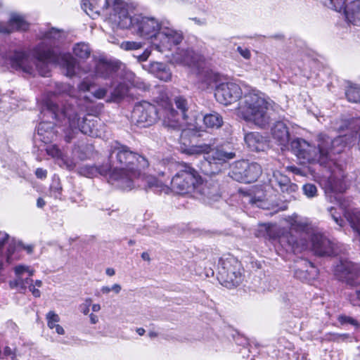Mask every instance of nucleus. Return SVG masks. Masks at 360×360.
Listing matches in <instances>:
<instances>
[{
  "label": "nucleus",
  "mask_w": 360,
  "mask_h": 360,
  "mask_svg": "<svg viewBox=\"0 0 360 360\" xmlns=\"http://www.w3.org/2000/svg\"><path fill=\"white\" fill-rule=\"evenodd\" d=\"M75 89L69 84H56L55 91L47 94L43 99L41 113L44 116L48 115L62 125L68 126L72 133L79 131L82 134L92 137L101 136L98 129L96 119H88L83 117L81 120V114L83 110L77 105L74 98Z\"/></svg>",
  "instance_id": "f257e3e1"
},
{
  "label": "nucleus",
  "mask_w": 360,
  "mask_h": 360,
  "mask_svg": "<svg viewBox=\"0 0 360 360\" xmlns=\"http://www.w3.org/2000/svg\"><path fill=\"white\" fill-rule=\"evenodd\" d=\"M279 243L286 251L300 252L311 248L318 256H332L339 254L335 245L307 219L295 221L290 231L278 236Z\"/></svg>",
  "instance_id": "f03ea898"
},
{
  "label": "nucleus",
  "mask_w": 360,
  "mask_h": 360,
  "mask_svg": "<svg viewBox=\"0 0 360 360\" xmlns=\"http://www.w3.org/2000/svg\"><path fill=\"white\" fill-rule=\"evenodd\" d=\"M34 60L23 52H15L9 58V64L16 70L32 74L36 69L39 75L48 77L49 64H58L65 70V75L72 77L77 74V60L69 53L58 54L44 44H39L33 50Z\"/></svg>",
  "instance_id": "7ed1b4c3"
},
{
  "label": "nucleus",
  "mask_w": 360,
  "mask_h": 360,
  "mask_svg": "<svg viewBox=\"0 0 360 360\" xmlns=\"http://www.w3.org/2000/svg\"><path fill=\"white\" fill-rule=\"evenodd\" d=\"M109 160L108 181L124 191L134 188L135 181L139 179L141 170L149 165L146 158L118 142L112 146Z\"/></svg>",
  "instance_id": "20e7f679"
},
{
  "label": "nucleus",
  "mask_w": 360,
  "mask_h": 360,
  "mask_svg": "<svg viewBox=\"0 0 360 360\" xmlns=\"http://www.w3.org/2000/svg\"><path fill=\"white\" fill-rule=\"evenodd\" d=\"M112 4V22L121 29H130L133 34L142 38L155 41L162 25L155 18L134 16L128 12V6L122 0H106L105 5Z\"/></svg>",
  "instance_id": "39448f33"
},
{
  "label": "nucleus",
  "mask_w": 360,
  "mask_h": 360,
  "mask_svg": "<svg viewBox=\"0 0 360 360\" xmlns=\"http://www.w3.org/2000/svg\"><path fill=\"white\" fill-rule=\"evenodd\" d=\"M271 103L259 91L244 86L243 96L239 103V113L248 122L263 128L270 122L269 110Z\"/></svg>",
  "instance_id": "423d86ee"
},
{
  "label": "nucleus",
  "mask_w": 360,
  "mask_h": 360,
  "mask_svg": "<svg viewBox=\"0 0 360 360\" xmlns=\"http://www.w3.org/2000/svg\"><path fill=\"white\" fill-rule=\"evenodd\" d=\"M156 102L159 107L163 108V124L169 129L177 131L179 137L182 139L187 130L184 129V124L186 123V112L188 110V102L186 98L182 96H175L174 102L176 107L179 110L176 112L166 95L156 98Z\"/></svg>",
  "instance_id": "0eeeda50"
},
{
  "label": "nucleus",
  "mask_w": 360,
  "mask_h": 360,
  "mask_svg": "<svg viewBox=\"0 0 360 360\" xmlns=\"http://www.w3.org/2000/svg\"><path fill=\"white\" fill-rule=\"evenodd\" d=\"M346 186L340 179L330 176L325 186L327 197L330 202H337L343 210L345 218L354 232L360 237V210L352 207L348 198H342L340 193L344 192Z\"/></svg>",
  "instance_id": "6e6552de"
},
{
  "label": "nucleus",
  "mask_w": 360,
  "mask_h": 360,
  "mask_svg": "<svg viewBox=\"0 0 360 360\" xmlns=\"http://www.w3.org/2000/svg\"><path fill=\"white\" fill-rule=\"evenodd\" d=\"M190 155L204 154L205 162L202 165V171L207 175H214L221 171V167L226 161L235 158L233 152L226 150L222 146H214L211 144L193 146L187 150Z\"/></svg>",
  "instance_id": "1a4fd4ad"
},
{
  "label": "nucleus",
  "mask_w": 360,
  "mask_h": 360,
  "mask_svg": "<svg viewBox=\"0 0 360 360\" xmlns=\"http://www.w3.org/2000/svg\"><path fill=\"white\" fill-rule=\"evenodd\" d=\"M176 173L171 180L172 189L179 194L197 191L202 179L198 172L187 163L176 164Z\"/></svg>",
  "instance_id": "9d476101"
},
{
  "label": "nucleus",
  "mask_w": 360,
  "mask_h": 360,
  "mask_svg": "<svg viewBox=\"0 0 360 360\" xmlns=\"http://www.w3.org/2000/svg\"><path fill=\"white\" fill-rule=\"evenodd\" d=\"M242 266L236 258L228 257L219 260L217 278L228 288L238 286L243 281Z\"/></svg>",
  "instance_id": "9b49d317"
},
{
  "label": "nucleus",
  "mask_w": 360,
  "mask_h": 360,
  "mask_svg": "<svg viewBox=\"0 0 360 360\" xmlns=\"http://www.w3.org/2000/svg\"><path fill=\"white\" fill-rule=\"evenodd\" d=\"M183 39L182 32L175 29L170 21L163 19L158 37L152 43L157 51L164 53L172 51V48L179 45Z\"/></svg>",
  "instance_id": "f8f14e48"
},
{
  "label": "nucleus",
  "mask_w": 360,
  "mask_h": 360,
  "mask_svg": "<svg viewBox=\"0 0 360 360\" xmlns=\"http://www.w3.org/2000/svg\"><path fill=\"white\" fill-rule=\"evenodd\" d=\"M159 117L163 118V108L158 110L155 105L146 101L136 104L131 113L132 122L139 127L151 126Z\"/></svg>",
  "instance_id": "ddd939ff"
},
{
  "label": "nucleus",
  "mask_w": 360,
  "mask_h": 360,
  "mask_svg": "<svg viewBox=\"0 0 360 360\" xmlns=\"http://www.w3.org/2000/svg\"><path fill=\"white\" fill-rule=\"evenodd\" d=\"M262 172V167L258 163L241 160L233 164L229 176L238 182L250 184L255 181Z\"/></svg>",
  "instance_id": "4468645a"
},
{
  "label": "nucleus",
  "mask_w": 360,
  "mask_h": 360,
  "mask_svg": "<svg viewBox=\"0 0 360 360\" xmlns=\"http://www.w3.org/2000/svg\"><path fill=\"white\" fill-rule=\"evenodd\" d=\"M347 0H327L326 5L336 11H341L345 8V17L348 22L354 25L360 26V0L350 2L345 6Z\"/></svg>",
  "instance_id": "2eb2a0df"
},
{
  "label": "nucleus",
  "mask_w": 360,
  "mask_h": 360,
  "mask_svg": "<svg viewBox=\"0 0 360 360\" xmlns=\"http://www.w3.org/2000/svg\"><path fill=\"white\" fill-rule=\"evenodd\" d=\"M243 95V89L234 82L221 83L216 87L214 96L217 101L225 105L234 103Z\"/></svg>",
  "instance_id": "dca6fc26"
},
{
  "label": "nucleus",
  "mask_w": 360,
  "mask_h": 360,
  "mask_svg": "<svg viewBox=\"0 0 360 360\" xmlns=\"http://www.w3.org/2000/svg\"><path fill=\"white\" fill-rule=\"evenodd\" d=\"M339 279L352 285L360 283V265L347 259H341L335 269Z\"/></svg>",
  "instance_id": "f3484780"
},
{
  "label": "nucleus",
  "mask_w": 360,
  "mask_h": 360,
  "mask_svg": "<svg viewBox=\"0 0 360 360\" xmlns=\"http://www.w3.org/2000/svg\"><path fill=\"white\" fill-rule=\"evenodd\" d=\"M299 158L308 162H315L317 160L318 151L305 140L296 138L289 144V149Z\"/></svg>",
  "instance_id": "a211bd4d"
},
{
  "label": "nucleus",
  "mask_w": 360,
  "mask_h": 360,
  "mask_svg": "<svg viewBox=\"0 0 360 360\" xmlns=\"http://www.w3.org/2000/svg\"><path fill=\"white\" fill-rule=\"evenodd\" d=\"M92 62L93 67L86 65L81 68L77 64V70H81L85 74L89 73L93 77H102L105 79L111 76L115 71V66L104 59H94Z\"/></svg>",
  "instance_id": "6ab92c4d"
},
{
  "label": "nucleus",
  "mask_w": 360,
  "mask_h": 360,
  "mask_svg": "<svg viewBox=\"0 0 360 360\" xmlns=\"http://www.w3.org/2000/svg\"><path fill=\"white\" fill-rule=\"evenodd\" d=\"M16 278L11 281L10 286L12 288H16L20 292H25L27 288H31L32 279L31 277L34 274V270L25 265H18L14 268Z\"/></svg>",
  "instance_id": "aec40b11"
},
{
  "label": "nucleus",
  "mask_w": 360,
  "mask_h": 360,
  "mask_svg": "<svg viewBox=\"0 0 360 360\" xmlns=\"http://www.w3.org/2000/svg\"><path fill=\"white\" fill-rule=\"evenodd\" d=\"M269 184L276 191L288 194L297 191L298 186L290 181V179L278 170L273 171L272 176L269 179Z\"/></svg>",
  "instance_id": "412c9836"
},
{
  "label": "nucleus",
  "mask_w": 360,
  "mask_h": 360,
  "mask_svg": "<svg viewBox=\"0 0 360 360\" xmlns=\"http://www.w3.org/2000/svg\"><path fill=\"white\" fill-rule=\"evenodd\" d=\"M271 135L282 150H289L290 132L284 122H276L271 128Z\"/></svg>",
  "instance_id": "4be33fe9"
},
{
  "label": "nucleus",
  "mask_w": 360,
  "mask_h": 360,
  "mask_svg": "<svg viewBox=\"0 0 360 360\" xmlns=\"http://www.w3.org/2000/svg\"><path fill=\"white\" fill-rule=\"evenodd\" d=\"M138 179L135 181L134 188L141 187L146 190L150 189L154 192H166L168 190L167 186L162 181L153 176L142 174V170H141V175Z\"/></svg>",
  "instance_id": "5701e85b"
},
{
  "label": "nucleus",
  "mask_w": 360,
  "mask_h": 360,
  "mask_svg": "<svg viewBox=\"0 0 360 360\" xmlns=\"http://www.w3.org/2000/svg\"><path fill=\"white\" fill-rule=\"evenodd\" d=\"M317 276V269L314 264L306 260L302 259L297 263L295 269V276L303 281H309Z\"/></svg>",
  "instance_id": "b1692460"
},
{
  "label": "nucleus",
  "mask_w": 360,
  "mask_h": 360,
  "mask_svg": "<svg viewBox=\"0 0 360 360\" xmlns=\"http://www.w3.org/2000/svg\"><path fill=\"white\" fill-rule=\"evenodd\" d=\"M106 0H104L103 5L99 6L94 4L90 0H82V8L84 11L89 15L91 18H94L96 15H98L101 12L106 15H109V19L112 22L111 14L113 13L112 4H110L109 6L105 5Z\"/></svg>",
  "instance_id": "393cba45"
},
{
  "label": "nucleus",
  "mask_w": 360,
  "mask_h": 360,
  "mask_svg": "<svg viewBox=\"0 0 360 360\" xmlns=\"http://www.w3.org/2000/svg\"><path fill=\"white\" fill-rule=\"evenodd\" d=\"M244 140L252 151H262L266 147V141L265 137L259 132H249L245 134Z\"/></svg>",
  "instance_id": "a878e982"
},
{
  "label": "nucleus",
  "mask_w": 360,
  "mask_h": 360,
  "mask_svg": "<svg viewBox=\"0 0 360 360\" xmlns=\"http://www.w3.org/2000/svg\"><path fill=\"white\" fill-rule=\"evenodd\" d=\"M63 36V33L61 30L56 28H51L49 30L40 31L39 37L42 39V41L40 44H44L47 47H50L53 51L55 44L60 41Z\"/></svg>",
  "instance_id": "bb28decb"
},
{
  "label": "nucleus",
  "mask_w": 360,
  "mask_h": 360,
  "mask_svg": "<svg viewBox=\"0 0 360 360\" xmlns=\"http://www.w3.org/2000/svg\"><path fill=\"white\" fill-rule=\"evenodd\" d=\"M176 63L186 66H191L198 60V56L191 49H179L173 56Z\"/></svg>",
  "instance_id": "cd10ccee"
},
{
  "label": "nucleus",
  "mask_w": 360,
  "mask_h": 360,
  "mask_svg": "<svg viewBox=\"0 0 360 360\" xmlns=\"http://www.w3.org/2000/svg\"><path fill=\"white\" fill-rule=\"evenodd\" d=\"M201 195L210 200H217L220 197L219 185L217 182L206 181L197 190Z\"/></svg>",
  "instance_id": "c85d7f7f"
},
{
  "label": "nucleus",
  "mask_w": 360,
  "mask_h": 360,
  "mask_svg": "<svg viewBox=\"0 0 360 360\" xmlns=\"http://www.w3.org/2000/svg\"><path fill=\"white\" fill-rule=\"evenodd\" d=\"M37 135L41 141L51 142L54 140L56 134L53 130V124L50 122H41L37 127Z\"/></svg>",
  "instance_id": "c756f323"
},
{
  "label": "nucleus",
  "mask_w": 360,
  "mask_h": 360,
  "mask_svg": "<svg viewBox=\"0 0 360 360\" xmlns=\"http://www.w3.org/2000/svg\"><path fill=\"white\" fill-rule=\"evenodd\" d=\"M110 167L108 165H101L99 167H97L94 165H83L79 167V173L81 175L86 176L88 178H93L96 176L98 174H101L102 176H109Z\"/></svg>",
  "instance_id": "7c9ffc66"
},
{
  "label": "nucleus",
  "mask_w": 360,
  "mask_h": 360,
  "mask_svg": "<svg viewBox=\"0 0 360 360\" xmlns=\"http://www.w3.org/2000/svg\"><path fill=\"white\" fill-rule=\"evenodd\" d=\"M46 153L52 158L57 160H60L69 170H72L75 167V164L73 162V161L66 159L63 152L56 145L48 146L46 148Z\"/></svg>",
  "instance_id": "2f4dec72"
},
{
  "label": "nucleus",
  "mask_w": 360,
  "mask_h": 360,
  "mask_svg": "<svg viewBox=\"0 0 360 360\" xmlns=\"http://www.w3.org/2000/svg\"><path fill=\"white\" fill-rule=\"evenodd\" d=\"M10 25L12 32L16 31H25L28 30L30 24L25 19V17L17 13H12L9 18Z\"/></svg>",
  "instance_id": "473e14b6"
},
{
  "label": "nucleus",
  "mask_w": 360,
  "mask_h": 360,
  "mask_svg": "<svg viewBox=\"0 0 360 360\" xmlns=\"http://www.w3.org/2000/svg\"><path fill=\"white\" fill-rule=\"evenodd\" d=\"M345 95L349 102L360 103V85L349 83Z\"/></svg>",
  "instance_id": "72a5a7b5"
},
{
  "label": "nucleus",
  "mask_w": 360,
  "mask_h": 360,
  "mask_svg": "<svg viewBox=\"0 0 360 360\" xmlns=\"http://www.w3.org/2000/svg\"><path fill=\"white\" fill-rule=\"evenodd\" d=\"M203 122L207 127L219 128L222 125L223 120L219 114L212 112L205 115L203 117Z\"/></svg>",
  "instance_id": "f704fd0d"
},
{
  "label": "nucleus",
  "mask_w": 360,
  "mask_h": 360,
  "mask_svg": "<svg viewBox=\"0 0 360 360\" xmlns=\"http://www.w3.org/2000/svg\"><path fill=\"white\" fill-rule=\"evenodd\" d=\"M73 53L80 59H86L90 56L91 49L87 44L79 42L74 46Z\"/></svg>",
  "instance_id": "c9c22d12"
},
{
  "label": "nucleus",
  "mask_w": 360,
  "mask_h": 360,
  "mask_svg": "<svg viewBox=\"0 0 360 360\" xmlns=\"http://www.w3.org/2000/svg\"><path fill=\"white\" fill-rule=\"evenodd\" d=\"M165 65L162 63L152 62L148 65H143V68L146 69L150 73L155 75V77L160 72L162 68H165Z\"/></svg>",
  "instance_id": "e433bc0d"
},
{
  "label": "nucleus",
  "mask_w": 360,
  "mask_h": 360,
  "mask_svg": "<svg viewBox=\"0 0 360 360\" xmlns=\"http://www.w3.org/2000/svg\"><path fill=\"white\" fill-rule=\"evenodd\" d=\"M143 43L138 41H124L120 44V48L125 51H134L141 49Z\"/></svg>",
  "instance_id": "4c0bfd02"
},
{
  "label": "nucleus",
  "mask_w": 360,
  "mask_h": 360,
  "mask_svg": "<svg viewBox=\"0 0 360 360\" xmlns=\"http://www.w3.org/2000/svg\"><path fill=\"white\" fill-rule=\"evenodd\" d=\"M129 86L124 83H120L114 89L112 96L115 98H121L126 95L128 91Z\"/></svg>",
  "instance_id": "58836bf2"
},
{
  "label": "nucleus",
  "mask_w": 360,
  "mask_h": 360,
  "mask_svg": "<svg viewBox=\"0 0 360 360\" xmlns=\"http://www.w3.org/2000/svg\"><path fill=\"white\" fill-rule=\"evenodd\" d=\"M304 194L309 198L315 197L317 195V188L313 184H306L302 187Z\"/></svg>",
  "instance_id": "ea45409f"
},
{
  "label": "nucleus",
  "mask_w": 360,
  "mask_h": 360,
  "mask_svg": "<svg viewBox=\"0 0 360 360\" xmlns=\"http://www.w3.org/2000/svg\"><path fill=\"white\" fill-rule=\"evenodd\" d=\"M46 319L48 326L51 329L54 328V326H57L58 323L60 321L59 316L53 311H50L46 314Z\"/></svg>",
  "instance_id": "a19ab883"
},
{
  "label": "nucleus",
  "mask_w": 360,
  "mask_h": 360,
  "mask_svg": "<svg viewBox=\"0 0 360 360\" xmlns=\"http://www.w3.org/2000/svg\"><path fill=\"white\" fill-rule=\"evenodd\" d=\"M328 212L330 214L332 219L334 220V221L340 227H342L345 223L344 219L341 217V215L339 212H337V210L333 207H330L328 208Z\"/></svg>",
  "instance_id": "79ce46f5"
},
{
  "label": "nucleus",
  "mask_w": 360,
  "mask_h": 360,
  "mask_svg": "<svg viewBox=\"0 0 360 360\" xmlns=\"http://www.w3.org/2000/svg\"><path fill=\"white\" fill-rule=\"evenodd\" d=\"M121 290L122 286L118 283H115L111 287L104 285L101 288V292L103 295H108L110 292H113L115 294L117 295Z\"/></svg>",
  "instance_id": "37998d69"
},
{
  "label": "nucleus",
  "mask_w": 360,
  "mask_h": 360,
  "mask_svg": "<svg viewBox=\"0 0 360 360\" xmlns=\"http://www.w3.org/2000/svg\"><path fill=\"white\" fill-rule=\"evenodd\" d=\"M217 75L212 72H206L202 79V82L206 84L207 87H212V84L217 82Z\"/></svg>",
  "instance_id": "c03bdc74"
},
{
  "label": "nucleus",
  "mask_w": 360,
  "mask_h": 360,
  "mask_svg": "<svg viewBox=\"0 0 360 360\" xmlns=\"http://www.w3.org/2000/svg\"><path fill=\"white\" fill-rule=\"evenodd\" d=\"M9 236L3 231H0V270L3 267V250L2 248L5 244V243L8 240Z\"/></svg>",
  "instance_id": "a18cd8bd"
},
{
  "label": "nucleus",
  "mask_w": 360,
  "mask_h": 360,
  "mask_svg": "<svg viewBox=\"0 0 360 360\" xmlns=\"http://www.w3.org/2000/svg\"><path fill=\"white\" fill-rule=\"evenodd\" d=\"M156 77L164 82H169L172 79V72L165 65V68H162V70Z\"/></svg>",
  "instance_id": "49530a36"
},
{
  "label": "nucleus",
  "mask_w": 360,
  "mask_h": 360,
  "mask_svg": "<svg viewBox=\"0 0 360 360\" xmlns=\"http://www.w3.org/2000/svg\"><path fill=\"white\" fill-rule=\"evenodd\" d=\"M93 85L94 82L88 77H86L78 85V89L80 91L86 92L89 91Z\"/></svg>",
  "instance_id": "de8ad7c7"
},
{
  "label": "nucleus",
  "mask_w": 360,
  "mask_h": 360,
  "mask_svg": "<svg viewBox=\"0 0 360 360\" xmlns=\"http://www.w3.org/2000/svg\"><path fill=\"white\" fill-rule=\"evenodd\" d=\"M348 298L351 304L354 306H359L360 305V289L356 290L349 295H348Z\"/></svg>",
  "instance_id": "09e8293b"
},
{
  "label": "nucleus",
  "mask_w": 360,
  "mask_h": 360,
  "mask_svg": "<svg viewBox=\"0 0 360 360\" xmlns=\"http://www.w3.org/2000/svg\"><path fill=\"white\" fill-rule=\"evenodd\" d=\"M92 300L91 298H86L84 300V302L81 304L79 305V310L80 311L84 314V315L89 314V307L91 305Z\"/></svg>",
  "instance_id": "8fccbe9b"
},
{
  "label": "nucleus",
  "mask_w": 360,
  "mask_h": 360,
  "mask_svg": "<svg viewBox=\"0 0 360 360\" xmlns=\"http://www.w3.org/2000/svg\"><path fill=\"white\" fill-rule=\"evenodd\" d=\"M12 29L10 25L9 20L7 22H0V33L4 34H9L12 33Z\"/></svg>",
  "instance_id": "3c124183"
},
{
  "label": "nucleus",
  "mask_w": 360,
  "mask_h": 360,
  "mask_svg": "<svg viewBox=\"0 0 360 360\" xmlns=\"http://www.w3.org/2000/svg\"><path fill=\"white\" fill-rule=\"evenodd\" d=\"M237 51L245 60H250L252 57V53L249 49L242 46L237 47Z\"/></svg>",
  "instance_id": "603ef678"
},
{
  "label": "nucleus",
  "mask_w": 360,
  "mask_h": 360,
  "mask_svg": "<svg viewBox=\"0 0 360 360\" xmlns=\"http://www.w3.org/2000/svg\"><path fill=\"white\" fill-rule=\"evenodd\" d=\"M339 321L342 323H349L352 325L357 326V321L355 319H354L353 318L349 317V316H341L339 317Z\"/></svg>",
  "instance_id": "864d4df0"
},
{
  "label": "nucleus",
  "mask_w": 360,
  "mask_h": 360,
  "mask_svg": "<svg viewBox=\"0 0 360 360\" xmlns=\"http://www.w3.org/2000/svg\"><path fill=\"white\" fill-rule=\"evenodd\" d=\"M106 94L107 90L104 88H101L95 91L93 94L95 98L98 99H102L106 96Z\"/></svg>",
  "instance_id": "5fc2aeb1"
},
{
  "label": "nucleus",
  "mask_w": 360,
  "mask_h": 360,
  "mask_svg": "<svg viewBox=\"0 0 360 360\" xmlns=\"http://www.w3.org/2000/svg\"><path fill=\"white\" fill-rule=\"evenodd\" d=\"M150 55V51L146 49L142 54L137 56L136 58L139 62L146 61Z\"/></svg>",
  "instance_id": "6e6d98bb"
},
{
  "label": "nucleus",
  "mask_w": 360,
  "mask_h": 360,
  "mask_svg": "<svg viewBox=\"0 0 360 360\" xmlns=\"http://www.w3.org/2000/svg\"><path fill=\"white\" fill-rule=\"evenodd\" d=\"M35 174L39 179H44L46 176L47 172L42 168H37Z\"/></svg>",
  "instance_id": "4d7b16f0"
},
{
  "label": "nucleus",
  "mask_w": 360,
  "mask_h": 360,
  "mask_svg": "<svg viewBox=\"0 0 360 360\" xmlns=\"http://www.w3.org/2000/svg\"><path fill=\"white\" fill-rule=\"evenodd\" d=\"M7 328H9L12 332L17 333L18 332V326L12 321H8L6 323Z\"/></svg>",
  "instance_id": "13d9d810"
},
{
  "label": "nucleus",
  "mask_w": 360,
  "mask_h": 360,
  "mask_svg": "<svg viewBox=\"0 0 360 360\" xmlns=\"http://www.w3.org/2000/svg\"><path fill=\"white\" fill-rule=\"evenodd\" d=\"M128 76L129 78V82L131 85L136 86L137 84V81L135 75L133 73L130 72L128 74Z\"/></svg>",
  "instance_id": "bf43d9fd"
},
{
  "label": "nucleus",
  "mask_w": 360,
  "mask_h": 360,
  "mask_svg": "<svg viewBox=\"0 0 360 360\" xmlns=\"http://www.w3.org/2000/svg\"><path fill=\"white\" fill-rule=\"evenodd\" d=\"M32 292V295L35 297H39L41 295L40 291L38 289H36L33 285H31V288H28Z\"/></svg>",
  "instance_id": "052dcab7"
},
{
  "label": "nucleus",
  "mask_w": 360,
  "mask_h": 360,
  "mask_svg": "<svg viewBox=\"0 0 360 360\" xmlns=\"http://www.w3.org/2000/svg\"><path fill=\"white\" fill-rule=\"evenodd\" d=\"M89 319H90V322H91V324H96L98 321V316L94 314H89Z\"/></svg>",
  "instance_id": "680f3d73"
},
{
  "label": "nucleus",
  "mask_w": 360,
  "mask_h": 360,
  "mask_svg": "<svg viewBox=\"0 0 360 360\" xmlns=\"http://www.w3.org/2000/svg\"><path fill=\"white\" fill-rule=\"evenodd\" d=\"M19 245H22V248L24 250H25L27 252V253H29V254L32 253L33 251V245H23L22 244L19 243Z\"/></svg>",
  "instance_id": "e2e57ef3"
},
{
  "label": "nucleus",
  "mask_w": 360,
  "mask_h": 360,
  "mask_svg": "<svg viewBox=\"0 0 360 360\" xmlns=\"http://www.w3.org/2000/svg\"><path fill=\"white\" fill-rule=\"evenodd\" d=\"M195 24L199 25H205L206 24V20L205 19H198L197 18H194L192 19Z\"/></svg>",
  "instance_id": "0e129e2a"
},
{
  "label": "nucleus",
  "mask_w": 360,
  "mask_h": 360,
  "mask_svg": "<svg viewBox=\"0 0 360 360\" xmlns=\"http://www.w3.org/2000/svg\"><path fill=\"white\" fill-rule=\"evenodd\" d=\"M46 205V202L41 198H39L37 200V206L39 208H42Z\"/></svg>",
  "instance_id": "69168bd1"
},
{
  "label": "nucleus",
  "mask_w": 360,
  "mask_h": 360,
  "mask_svg": "<svg viewBox=\"0 0 360 360\" xmlns=\"http://www.w3.org/2000/svg\"><path fill=\"white\" fill-rule=\"evenodd\" d=\"M54 328L56 329V332L59 335H63L65 333L64 329L61 326L58 324L57 326H54Z\"/></svg>",
  "instance_id": "338daca9"
},
{
  "label": "nucleus",
  "mask_w": 360,
  "mask_h": 360,
  "mask_svg": "<svg viewBox=\"0 0 360 360\" xmlns=\"http://www.w3.org/2000/svg\"><path fill=\"white\" fill-rule=\"evenodd\" d=\"M105 274L109 276H112L115 274V271L112 268H107L105 270Z\"/></svg>",
  "instance_id": "774afa93"
}]
</instances>
